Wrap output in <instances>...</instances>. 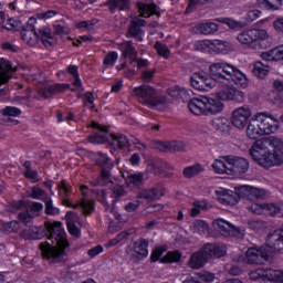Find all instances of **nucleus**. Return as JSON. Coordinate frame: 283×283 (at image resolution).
Listing matches in <instances>:
<instances>
[{"label":"nucleus","instance_id":"obj_1","mask_svg":"<svg viewBox=\"0 0 283 283\" xmlns=\"http://www.w3.org/2000/svg\"><path fill=\"white\" fill-rule=\"evenodd\" d=\"M209 70L210 74L200 71L190 76V85L193 90L209 92L216 87V83H221V88L217 93L219 101L244 103V92L237 88L247 90L249 87V77L244 72L227 62H216L210 65Z\"/></svg>","mask_w":283,"mask_h":283},{"label":"nucleus","instance_id":"obj_2","mask_svg":"<svg viewBox=\"0 0 283 283\" xmlns=\"http://www.w3.org/2000/svg\"><path fill=\"white\" fill-rule=\"evenodd\" d=\"M50 242L40 243L39 249L44 260H53V262H63L65 250L70 248L67 233L61 221H55L48 227Z\"/></svg>","mask_w":283,"mask_h":283},{"label":"nucleus","instance_id":"obj_3","mask_svg":"<svg viewBox=\"0 0 283 283\" xmlns=\"http://www.w3.org/2000/svg\"><path fill=\"white\" fill-rule=\"evenodd\" d=\"M272 150L262 140H256L250 149V156L254 163L264 169L283 165V142L274 138L270 142Z\"/></svg>","mask_w":283,"mask_h":283},{"label":"nucleus","instance_id":"obj_4","mask_svg":"<svg viewBox=\"0 0 283 283\" xmlns=\"http://www.w3.org/2000/svg\"><path fill=\"white\" fill-rule=\"evenodd\" d=\"M188 109L195 116H213L224 109V104L220 99L199 96L188 103Z\"/></svg>","mask_w":283,"mask_h":283},{"label":"nucleus","instance_id":"obj_5","mask_svg":"<svg viewBox=\"0 0 283 283\" xmlns=\"http://www.w3.org/2000/svg\"><path fill=\"white\" fill-rule=\"evenodd\" d=\"M227 250L218 243H206L203 247L191 254L189 260L190 269H202L211 258H224Z\"/></svg>","mask_w":283,"mask_h":283},{"label":"nucleus","instance_id":"obj_6","mask_svg":"<svg viewBox=\"0 0 283 283\" xmlns=\"http://www.w3.org/2000/svg\"><path fill=\"white\" fill-rule=\"evenodd\" d=\"M133 92L138 101L148 107H158V105H165L167 103V98L158 95V91L151 85L143 84L135 87Z\"/></svg>","mask_w":283,"mask_h":283},{"label":"nucleus","instance_id":"obj_7","mask_svg":"<svg viewBox=\"0 0 283 283\" xmlns=\"http://www.w3.org/2000/svg\"><path fill=\"white\" fill-rule=\"evenodd\" d=\"M266 36H269V33L264 29H248L239 33L237 39L239 43H242V45L255 48L258 42L260 44L264 43V41H266Z\"/></svg>","mask_w":283,"mask_h":283},{"label":"nucleus","instance_id":"obj_8","mask_svg":"<svg viewBox=\"0 0 283 283\" xmlns=\"http://www.w3.org/2000/svg\"><path fill=\"white\" fill-rule=\"evenodd\" d=\"M28 34H33L38 41H41L44 48H52V45H54V35L52 34V28L49 25L40 27L38 32L34 27H31V31H21V36L24 41H29Z\"/></svg>","mask_w":283,"mask_h":283},{"label":"nucleus","instance_id":"obj_9","mask_svg":"<svg viewBox=\"0 0 283 283\" xmlns=\"http://www.w3.org/2000/svg\"><path fill=\"white\" fill-rule=\"evenodd\" d=\"M255 118L259 122V127L263 136L275 134V130L280 129V120H277L272 115L259 113L255 115Z\"/></svg>","mask_w":283,"mask_h":283},{"label":"nucleus","instance_id":"obj_10","mask_svg":"<svg viewBox=\"0 0 283 283\" xmlns=\"http://www.w3.org/2000/svg\"><path fill=\"white\" fill-rule=\"evenodd\" d=\"M271 260V254L269 249L265 247L261 248H249L245 252L247 264H263Z\"/></svg>","mask_w":283,"mask_h":283},{"label":"nucleus","instance_id":"obj_11","mask_svg":"<svg viewBox=\"0 0 283 283\" xmlns=\"http://www.w3.org/2000/svg\"><path fill=\"white\" fill-rule=\"evenodd\" d=\"M226 169L234 174V176H242L249 171V160L242 157H227Z\"/></svg>","mask_w":283,"mask_h":283},{"label":"nucleus","instance_id":"obj_12","mask_svg":"<svg viewBox=\"0 0 283 283\" xmlns=\"http://www.w3.org/2000/svg\"><path fill=\"white\" fill-rule=\"evenodd\" d=\"M249 118H251V108L241 106L232 112L231 123L237 129H244L249 125Z\"/></svg>","mask_w":283,"mask_h":283},{"label":"nucleus","instance_id":"obj_13","mask_svg":"<svg viewBox=\"0 0 283 283\" xmlns=\"http://www.w3.org/2000/svg\"><path fill=\"white\" fill-rule=\"evenodd\" d=\"M71 85L67 83H55L53 85L43 86L39 90L38 94L43 98L44 101H48V98H52L55 96V94H63L70 90Z\"/></svg>","mask_w":283,"mask_h":283},{"label":"nucleus","instance_id":"obj_14","mask_svg":"<svg viewBox=\"0 0 283 283\" xmlns=\"http://www.w3.org/2000/svg\"><path fill=\"white\" fill-rule=\"evenodd\" d=\"M132 251L135 253L132 255V260H137V262L146 260V258H149V240L139 238L133 242Z\"/></svg>","mask_w":283,"mask_h":283},{"label":"nucleus","instance_id":"obj_15","mask_svg":"<svg viewBox=\"0 0 283 283\" xmlns=\"http://www.w3.org/2000/svg\"><path fill=\"white\" fill-rule=\"evenodd\" d=\"M252 282L266 283L275 282V270L273 269H255L249 273Z\"/></svg>","mask_w":283,"mask_h":283},{"label":"nucleus","instance_id":"obj_16","mask_svg":"<svg viewBox=\"0 0 283 283\" xmlns=\"http://www.w3.org/2000/svg\"><path fill=\"white\" fill-rule=\"evenodd\" d=\"M117 49L122 53L120 61L129 60V63H136V59H138V51H136V46H134V42L124 41L117 44Z\"/></svg>","mask_w":283,"mask_h":283},{"label":"nucleus","instance_id":"obj_17","mask_svg":"<svg viewBox=\"0 0 283 283\" xmlns=\"http://www.w3.org/2000/svg\"><path fill=\"white\" fill-rule=\"evenodd\" d=\"M0 28L6 32H19L21 30V20L14 17H6V11H0Z\"/></svg>","mask_w":283,"mask_h":283},{"label":"nucleus","instance_id":"obj_18","mask_svg":"<svg viewBox=\"0 0 283 283\" xmlns=\"http://www.w3.org/2000/svg\"><path fill=\"white\" fill-rule=\"evenodd\" d=\"M168 94L176 98L177 101H181V103H191L193 98V91L191 88L175 86L174 88L168 91Z\"/></svg>","mask_w":283,"mask_h":283},{"label":"nucleus","instance_id":"obj_19","mask_svg":"<svg viewBox=\"0 0 283 283\" xmlns=\"http://www.w3.org/2000/svg\"><path fill=\"white\" fill-rule=\"evenodd\" d=\"M136 8L144 19H149L150 17H160V12H158V6L156 3H147L138 1L136 3Z\"/></svg>","mask_w":283,"mask_h":283},{"label":"nucleus","instance_id":"obj_20","mask_svg":"<svg viewBox=\"0 0 283 283\" xmlns=\"http://www.w3.org/2000/svg\"><path fill=\"white\" fill-rule=\"evenodd\" d=\"M212 224L221 235H235L238 233V228L224 219H216Z\"/></svg>","mask_w":283,"mask_h":283},{"label":"nucleus","instance_id":"obj_21","mask_svg":"<svg viewBox=\"0 0 283 283\" xmlns=\"http://www.w3.org/2000/svg\"><path fill=\"white\" fill-rule=\"evenodd\" d=\"M216 195L218 196L219 201L222 205L235 206L238 205V202H240V196H238V193L233 192V190L230 189L217 190Z\"/></svg>","mask_w":283,"mask_h":283},{"label":"nucleus","instance_id":"obj_22","mask_svg":"<svg viewBox=\"0 0 283 283\" xmlns=\"http://www.w3.org/2000/svg\"><path fill=\"white\" fill-rule=\"evenodd\" d=\"M266 249L274 253H283V230L268 237Z\"/></svg>","mask_w":283,"mask_h":283},{"label":"nucleus","instance_id":"obj_23","mask_svg":"<svg viewBox=\"0 0 283 283\" xmlns=\"http://www.w3.org/2000/svg\"><path fill=\"white\" fill-rule=\"evenodd\" d=\"M12 62L6 57H0V85H6L12 78Z\"/></svg>","mask_w":283,"mask_h":283},{"label":"nucleus","instance_id":"obj_24","mask_svg":"<svg viewBox=\"0 0 283 283\" xmlns=\"http://www.w3.org/2000/svg\"><path fill=\"white\" fill-rule=\"evenodd\" d=\"M99 169V176L92 181L93 187H105V185L112 180V169H114V164L102 166Z\"/></svg>","mask_w":283,"mask_h":283},{"label":"nucleus","instance_id":"obj_25","mask_svg":"<svg viewBox=\"0 0 283 283\" xmlns=\"http://www.w3.org/2000/svg\"><path fill=\"white\" fill-rule=\"evenodd\" d=\"M235 45L229 41L212 40V54H231Z\"/></svg>","mask_w":283,"mask_h":283},{"label":"nucleus","instance_id":"obj_26","mask_svg":"<svg viewBox=\"0 0 283 283\" xmlns=\"http://www.w3.org/2000/svg\"><path fill=\"white\" fill-rule=\"evenodd\" d=\"M109 145L114 147V149H127L132 147L129 138L120 133L111 134Z\"/></svg>","mask_w":283,"mask_h":283},{"label":"nucleus","instance_id":"obj_27","mask_svg":"<svg viewBox=\"0 0 283 283\" xmlns=\"http://www.w3.org/2000/svg\"><path fill=\"white\" fill-rule=\"evenodd\" d=\"M247 136L251 140H258V138L263 136L262 128H260V122L256 119L255 116L253 118H251L248 123Z\"/></svg>","mask_w":283,"mask_h":283},{"label":"nucleus","instance_id":"obj_28","mask_svg":"<svg viewBox=\"0 0 283 283\" xmlns=\"http://www.w3.org/2000/svg\"><path fill=\"white\" fill-rule=\"evenodd\" d=\"M146 21L140 18H135L130 21V25L128 28V34L133 36V39H137V41L143 42V36H140L142 28H144Z\"/></svg>","mask_w":283,"mask_h":283},{"label":"nucleus","instance_id":"obj_29","mask_svg":"<svg viewBox=\"0 0 283 283\" xmlns=\"http://www.w3.org/2000/svg\"><path fill=\"white\" fill-rule=\"evenodd\" d=\"M160 198H163V192L158 188L145 189L137 193L138 200H147V202L160 200Z\"/></svg>","mask_w":283,"mask_h":283},{"label":"nucleus","instance_id":"obj_30","mask_svg":"<svg viewBox=\"0 0 283 283\" xmlns=\"http://www.w3.org/2000/svg\"><path fill=\"white\" fill-rule=\"evenodd\" d=\"M157 147L160 151H185V143L179 140L174 142H157Z\"/></svg>","mask_w":283,"mask_h":283},{"label":"nucleus","instance_id":"obj_31","mask_svg":"<svg viewBox=\"0 0 283 283\" xmlns=\"http://www.w3.org/2000/svg\"><path fill=\"white\" fill-rule=\"evenodd\" d=\"M105 6L108 8V12H111V14L129 10L127 0H106Z\"/></svg>","mask_w":283,"mask_h":283},{"label":"nucleus","instance_id":"obj_32","mask_svg":"<svg viewBox=\"0 0 283 283\" xmlns=\"http://www.w3.org/2000/svg\"><path fill=\"white\" fill-rule=\"evenodd\" d=\"M263 61H283V44L261 54Z\"/></svg>","mask_w":283,"mask_h":283},{"label":"nucleus","instance_id":"obj_33","mask_svg":"<svg viewBox=\"0 0 283 283\" xmlns=\"http://www.w3.org/2000/svg\"><path fill=\"white\" fill-rule=\"evenodd\" d=\"M213 129L228 134L231 130V122L227 117H218L211 120Z\"/></svg>","mask_w":283,"mask_h":283},{"label":"nucleus","instance_id":"obj_34","mask_svg":"<svg viewBox=\"0 0 283 283\" xmlns=\"http://www.w3.org/2000/svg\"><path fill=\"white\" fill-rule=\"evenodd\" d=\"M205 172V166L202 164H195L192 166H187L184 168L182 175L184 178L191 180V178H196V176H200V174Z\"/></svg>","mask_w":283,"mask_h":283},{"label":"nucleus","instance_id":"obj_35","mask_svg":"<svg viewBox=\"0 0 283 283\" xmlns=\"http://www.w3.org/2000/svg\"><path fill=\"white\" fill-rule=\"evenodd\" d=\"M66 72L67 74H71V76H73L72 85L77 90L85 92V87H83V82L81 81V74H78V66L71 64L66 67Z\"/></svg>","mask_w":283,"mask_h":283},{"label":"nucleus","instance_id":"obj_36","mask_svg":"<svg viewBox=\"0 0 283 283\" xmlns=\"http://www.w3.org/2000/svg\"><path fill=\"white\" fill-rule=\"evenodd\" d=\"M87 140L91 145H105V143L109 145L111 134L108 132L93 133L87 137Z\"/></svg>","mask_w":283,"mask_h":283},{"label":"nucleus","instance_id":"obj_37","mask_svg":"<svg viewBox=\"0 0 283 283\" xmlns=\"http://www.w3.org/2000/svg\"><path fill=\"white\" fill-rule=\"evenodd\" d=\"M182 260V253L178 250L168 251L160 260V264H178Z\"/></svg>","mask_w":283,"mask_h":283},{"label":"nucleus","instance_id":"obj_38","mask_svg":"<svg viewBox=\"0 0 283 283\" xmlns=\"http://www.w3.org/2000/svg\"><path fill=\"white\" fill-rule=\"evenodd\" d=\"M22 167H24L23 177L27 180H32V182H39V170H32V161L27 160L23 163Z\"/></svg>","mask_w":283,"mask_h":283},{"label":"nucleus","instance_id":"obj_39","mask_svg":"<svg viewBox=\"0 0 283 283\" xmlns=\"http://www.w3.org/2000/svg\"><path fill=\"white\" fill-rule=\"evenodd\" d=\"M196 28L200 32V34L209 35L216 34L220 27L216 22H206L197 24Z\"/></svg>","mask_w":283,"mask_h":283},{"label":"nucleus","instance_id":"obj_40","mask_svg":"<svg viewBox=\"0 0 283 283\" xmlns=\"http://www.w3.org/2000/svg\"><path fill=\"white\" fill-rule=\"evenodd\" d=\"M196 52H203V54H212V40H198L193 43Z\"/></svg>","mask_w":283,"mask_h":283},{"label":"nucleus","instance_id":"obj_41","mask_svg":"<svg viewBox=\"0 0 283 283\" xmlns=\"http://www.w3.org/2000/svg\"><path fill=\"white\" fill-rule=\"evenodd\" d=\"M126 182H128V185H133V187H140L143 182H145V172H128Z\"/></svg>","mask_w":283,"mask_h":283},{"label":"nucleus","instance_id":"obj_42","mask_svg":"<svg viewBox=\"0 0 283 283\" xmlns=\"http://www.w3.org/2000/svg\"><path fill=\"white\" fill-rule=\"evenodd\" d=\"M57 190L60 191V193H62L64 198V205H70V196H72V185H70V182H67L66 180H62L57 185Z\"/></svg>","mask_w":283,"mask_h":283},{"label":"nucleus","instance_id":"obj_43","mask_svg":"<svg viewBox=\"0 0 283 283\" xmlns=\"http://www.w3.org/2000/svg\"><path fill=\"white\" fill-rule=\"evenodd\" d=\"M252 72L258 78H264L271 72V66L262 62H255Z\"/></svg>","mask_w":283,"mask_h":283},{"label":"nucleus","instance_id":"obj_44","mask_svg":"<svg viewBox=\"0 0 283 283\" xmlns=\"http://www.w3.org/2000/svg\"><path fill=\"white\" fill-rule=\"evenodd\" d=\"M77 98H82L84 106L88 109H94L96 107V105L94 104L96 98L94 97L93 92L78 93Z\"/></svg>","mask_w":283,"mask_h":283},{"label":"nucleus","instance_id":"obj_45","mask_svg":"<svg viewBox=\"0 0 283 283\" xmlns=\"http://www.w3.org/2000/svg\"><path fill=\"white\" fill-rule=\"evenodd\" d=\"M256 3L264 10H280L282 0H258Z\"/></svg>","mask_w":283,"mask_h":283},{"label":"nucleus","instance_id":"obj_46","mask_svg":"<svg viewBox=\"0 0 283 283\" xmlns=\"http://www.w3.org/2000/svg\"><path fill=\"white\" fill-rule=\"evenodd\" d=\"M166 251H167V248L165 245L155 247L150 253L151 264H156V262H160Z\"/></svg>","mask_w":283,"mask_h":283},{"label":"nucleus","instance_id":"obj_47","mask_svg":"<svg viewBox=\"0 0 283 283\" xmlns=\"http://www.w3.org/2000/svg\"><path fill=\"white\" fill-rule=\"evenodd\" d=\"M127 238H129V232L127 231H122L119 232L116 238L111 239L106 244L105 248L106 249H112V247H116L117 244H120V242H123V240H127Z\"/></svg>","mask_w":283,"mask_h":283},{"label":"nucleus","instance_id":"obj_48","mask_svg":"<svg viewBox=\"0 0 283 283\" xmlns=\"http://www.w3.org/2000/svg\"><path fill=\"white\" fill-rule=\"evenodd\" d=\"M81 207L84 216L87 218V216H92V213H94L96 203L94 202V200L82 199Z\"/></svg>","mask_w":283,"mask_h":283},{"label":"nucleus","instance_id":"obj_49","mask_svg":"<svg viewBox=\"0 0 283 283\" xmlns=\"http://www.w3.org/2000/svg\"><path fill=\"white\" fill-rule=\"evenodd\" d=\"M19 224H24V227H30L34 222V217L28 212V210L18 213Z\"/></svg>","mask_w":283,"mask_h":283},{"label":"nucleus","instance_id":"obj_50","mask_svg":"<svg viewBox=\"0 0 283 283\" xmlns=\"http://www.w3.org/2000/svg\"><path fill=\"white\" fill-rule=\"evenodd\" d=\"M19 229H21V224L18 220L8 221L2 226L4 233H18Z\"/></svg>","mask_w":283,"mask_h":283},{"label":"nucleus","instance_id":"obj_51","mask_svg":"<svg viewBox=\"0 0 283 283\" xmlns=\"http://www.w3.org/2000/svg\"><path fill=\"white\" fill-rule=\"evenodd\" d=\"M155 50L158 56H161V59H169V56H171V51L169 50V46H167V44L156 42Z\"/></svg>","mask_w":283,"mask_h":283},{"label":"nucleus","instance_id":"obj_52","mask_svg":"<svg viewBox=\"0 0 283 283\" xmlns=\"http://www.w3.org/2000/svg\"><path fill=\"white\" fill-rule=\"evenodd\" d=\"M27 211L33 217V218H39L41 213H43V203L39 201H33Z\"/></svg>","mask_w":283,"mask_h":283},{"label":"nucleus","instance_id":"obj_53","mask_svg":"<svg viewBox=\"0 0 283 283\" xmlns=\"http://www.w3.org/2000/svg\"><path fill=\"white\" fill-rule=\"evenodd\" d=\"M207 209L206 201H195L193 207L190 210L191 218H198L200 216V211H205Z\"/></svg>","mask_w":283,"mask_h":283},{"label":"nucleus","instance_id":"obj_54","mask_svg":"<svg viewBox=\"0 0 283 283\" xmlns=\"http://www.w3.org/2000/svg\"><path fill=\"white\" fill-rule=\"evenodd\" d=\"M28 206L25 205V200L19 199L13 200L9 205V211L10 213H17V211H21V209H25Z\"/></svg>","mask_w":283,"mask_h":283},{"label":"nucleus","instance_id":"obj_55","mask_svg":"<svg viewBox=\"0 0 283 283\" xmlns=\"http://www.w3.org/2000/svg\"><path fill=\"white\" fill-rule=\"evenodd\" d=\"M22 112L19 107L15 106H6L2 109V116H11L13 118H19L21 116Z\"/></svg>","mask_w":283,"mask_h":283},{"label":"nucleus","instance_id":"obj_56","mask_svg":"<svg viewBox=\"0 0 283 283\" xmlns=\"http://www.w3.org/2000/svg\"><path fill=\"white\" fill-rule=\"evenodd\" d=\"M118 61V52L116 51H109L103 60V65L109 66V65H115L116 62Z\"/></svg>","mask_w":283,"mask_h":283},{"label":"nucleus","instance_id":"obj_57","mask_svg":"<svg viewBox=\"0 0 283 283\" xmlns=\"http://www.w3.org/2000/svg\"><path fill=\"white\" fill-rule=\"evenodd\" d=\"M96 165L101 168V167H107L109 165H114V163H112L107 154L97 153Z\"/></svg>","mask_w":283,"mask_h":283},{"label":"nucleus","instance_id":"obj_58","mask_svg":"<svg viewBox=\"0 0 283 283\" xmlns=\"http://www.w3.org/2000/svg\"><path fill=\"white\" fill-rule=\"evenodd\" d=\"M221 23H223L224 25H228V28H230L231 30L242 29V22L237 21L232 18H222Z\"/></svg>","mask_w":283,"mask_h":283},{"label":"nucleus","instance_id":"obj_59","mask_svg":"<svg viewBox=\"0 0 283 283\" xmlns=\"http://www.w3.org/2000/svg\"><path fill=\"white\" fill-rule=\"evenodd\" d=\"M96 23H98L97 19H92V20H83L81 22H78L75 28L76 30H92V28H94V25H96Z\"/></svg>","mask_w":283,"mask_h":283},{"label":"nucleus","instance_id":"obj_60","mask_svg":"<svg viewBox=\"0 0 283 283\" xmlns=\"http://www.w3.org/2000/svg\"><path fill=\"white\" fill-rule=\"evenodd\" d=\"M66 229L73 238H81V229L76 227V223L72 220L66 222Z\"/></svg>","mask_w":283,"mask_h":283},{"label":"nucleus","instance_id":"obj_61","mask_svg":"<svg viewBox=\"0 0 283 283\" xmlns=\"http://www.w3.org/2000/svg\"><path fill=\"white\" fill-rule=\"evenodd\" d=\"M44 213L46 216H56L59 213V208L54 207V201H52V198H49L45 201V210Z\"/></svg>","mask_w":283,"mask_h":283},{"label":"nucleus","instance_id":"obj_62","mask_svg":"<svg viewBox=\"0 0 283 283\" xmlns=\"http://www.w3.org/2000/svg\"><path fill=\"white\" fill-rule=\"evenodd\" d=\"M44 196H45V191L42 188L32 187L29 198H32V200H43Z\"/></svg>","mask_w":283,"mask_h":283},{"label":"nucleus","instance_id":"obj_63","mask_svg":"<svg viewBox=\"0 0 283 283\" xmlns=\"http://www.w3.org/2000/svg\"><path fill=\"white\" fill-rule=\"evenodd\" d=\"M103 251H105V248H103V245L98 244L96 247L91 248L87 251V255H88V258H91V260H94V258H96V255H101V253H103Z\"/></svg>","mask_w":283,"mask_h":283},{"label":"nucleus","instance_id":"obj_64","mask_svg":"<svg viewBox=\"0 0 283 283\" xmlns=\"http://www.w3.org/2000/svg\"><path fill=\"white\" fill-rule=\"evenodd\" d=\"M265 211H269L270 216H277L280 213L281 209L277 203H264Z\"/></svg>","mask_w":283,"mask_h":283}]
</instances>
